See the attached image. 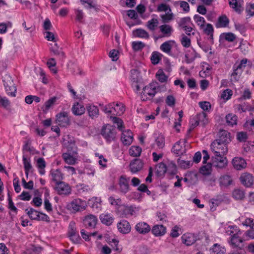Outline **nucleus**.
Listing matches in <instances>:
<instances>
[{"instance_id":"55","label":"nucleus","mask_w":254,"mask_h":254,"mask_svg":"<svg viewBox=\"0 0 254 254\" xmlns=\"http://www.w3.org/2000/svg\"><path fill=\"white\" fill-rule=\"evenodd\" d=\"M177 163L180 168L184 169L190 168L192 164L190 161H185L180 158L177 160Z\"/></svg>"},{"instance_id":"6","label":"nucleus","mask_w":254,"mask_h":254,"mask_svg":"<svg viewBox=\"0 0 254 254\" xmlns=\"http://www.w3.org/2000/svg\"><path fill=\"white\" fill-rule=\"evenodd\" d=\"M55 190L60 195L67 196L71 192V188L70 185L63 181L56 184Z\"/></svg>"},{"instance_id":"25","label":"nucleus","mask_w":254,"mask_h":254,"mask_svg":"<svg viewBox=\"0 0 254 254\" xmlns=\"http://www.w3.org/2000/svg\"><path fill=\"white\" fill-rule=\"evenodd\" d=\"M52 180L56 184L62 182L63 179V175L59 169L52 170L50 172Z\"/></svg>"},{"instance_id":"17","label":"nucleus","mask_w":254,"mask_h":254,"mask_svg":"<svg viewBox=\"0 0 254 254\" xmlns=\"http://www.w3.org/2000/svg\"><path fill=\"white\" fill-rule=\"evenodd\" d=\"M135 230L139 234H146L151 231L150 226L146 222H140L135 226Z\"/></svg>"},{"instance_id":"34","label":"nucleus","mask_w":254,"mask_h":254,"mask_svg":"<svg viewBox=\"0 0 254 254\" xmlns=\"http://www.w3.org/2000/svg\"><path fill=\"white\" fill-rule=\"evenodd\" d=\"M229 23L228 18L225 15H222L218 18V22L216 24L217 28L226 27Z\"/></svg>"},{"instance_id":"60","label":"nucleus","mask_w":254,"mask_h":254,"mask_svg":"<svg viewBox=\"0 0 254 254\" xmlns=\"http://www.w3.org/2000/svg\"><path fill=\"white\" fill-rule=\"evenodd\" d=\"M68 237L70 241L75 244H80L82 241L79 235L78 232L73 234L70 235V236H68Z\"/></svg>"},{"instance_id":"7","label":"nucleus","mask_w":254,"mask_h":254,"mask_svg":"<svg viewBox=\"0 0 254 254\" xmlns=\"http://www.w3.org/2000/svg\"><path fill=\"white\" fill-rule=\"evenodd\" d=\"M3 82L7 94L12 97H15L16 88L11 77L9 75H5L3 79Z\"/></svg>"},{"instance_id":"35","label":"nucleus","mask_w":254,"mask_h":254,"mask_svg":"<svg viewBox=\"0 0 254 254\" xmlns=\"http://www.w3.org/2000/svg\"><path fill=\"white\" fill-rule=\"evenodd\" d=\"M142 148L138 145H133L129 149V154L131 156L137 157L140 156Z\"/></svg>"},{"instance_id":"39","label":"nucleus","mask_w":254,"mask_h":254,"mask_svg":"<svg viewBox=\"0 0 254 254\" xmlns=\"http://www.w3.org/2000/svg\"><path fill=\"white\" fill-rule=\"evenodd\" d=\"M162 23H167L170 22L174 18V14L171 11H168L165 14H162L160 15Z\"/></svg>"},{"instance_id":"24","label":"nucleus","mask_w":254,"mask_h":254,"mask_svg":"<svg viewBox=\"0 0 254 254\" xmlns=\"http://www.w3.org/2000/svg\"><path fill=\"white\" fill-rule=\"evenodd\" d=\"M133 139V133L130 130L127 129L123 131L121 136V140L123 143H132Z\"/></svg>"},{"instance_id":"16","label":"nucleus","mask_w":254,"mask_h":254,"mask_svg":"<svg viewBox=\"0 0 254 254\" xmlns=\"http://www.w3.org/2000/svg\"><path fill=\"white\" fill-rule=\"evenodd\" d=\"M240 235H237L231 236L229 243L233 248H239L240 250H242V247H243L242 243L244 242V240L240 237Z\"/></svg>"},{"instance_id":"13","label":"nucleus","mask_w":254,"mask_h":254,"mask_svg":"<svg viewBox=\"0 0 254 254\" xmlns=\"http://www.w3.org/2000/svg\"><path fill=\"white\" fill-rule=\"evenodd\" d=\"M213 163L217 168H223L227 165V160L224 155H215L212 156Z\"/></svg>"},{"instance_id":"62","label":"nucleus","mask_w":254,"mask_h":254,"mask_svg":"<svg viewBox=\"0 0 254 254\" xmlns=\"http://www.w3.org/2000/svg\"><path fill=\"white\" fill-rule=\"evenodd\" d=\"M238 111L240 112H246L247 111H253L254 109L250 106L244 104H239L237 106Z\"/></svg>"},{"instance_id":"22","label":"nucleus","mask_w":254,"mask_h":254,"mask_svg":"<svg viewBox=\"0 0 254 254\" xmlns=\"http://www.w3.org/2000/svg\"><path fill=\"white\" fill-rule=\"evenodd\" d=\"M176 44V42L174 40H168L163 43L160 47V50L168 55H170L171 49L173 46Z\"/></svg>"},{"instance_id":"30","label":"nucleus","mask_w":254,"mask_h":254,"mask_svg":"<svg viewBox=\"0 0 254 254\" xmlns=\"http://www.w3.org/2000/svg\"><path fill=\"white\" fill-rule=\"evenodd\" d=\"M155 174L158 177H162L164 175L167 171V167L166 165L161 162L159 163L156 166L155 168Z\"/></svg>"},{"instance_id":"56","label":"nucleus","mask_w":254,"mask_h":254,"mask_svg":"<svg viewBox=\"0 0 254 254\" xmlns=\"http://www.w3.org/2000/svg\"><path fill=\"white\" fill-rule=\"evenodd\" d=\"M77 232L78 231L77 230L75 222L73 221H70L68 227V237L70 236V235L77 233Z\"/></svg>"},{"instance_id":"49","label":"nucleus","mask_w":254,"mask_h":254,"mask_svg":"<svg viewBox=\"0 0 254 254\" xmlns=\"http://www.w3.org/2000/svg\"><path fill=\"white\" fill-rule=\"evenodd\" d=\"M22 160L25 174L26 176H28L29 172L32 168L30 163V159H27L26 156L24 155L23 156Z\"/></svg>"},{"instance_id":"38","label":"nucleus","mask_w":254,"mask_h":254,"mask_svg":"<svg viewBox=\"0 0 254 254\" xmlns=\"http://www.w3.org/2000/svg\"><path fill=\"white\" fill-rule=\"evenodd\" d=\"M25 211L27 212V214L31 220H37L39 218L40 212L35 210L32 208L29 209H26Z\"/></svg>"},{"instance_id":"45","label":"nucleus","mask_w":254,"mask_h":254,"mask_svg":"<svg viewBox=\"0 0 254 254\" xmlns=\"http://www.w3.org/2000/svg\"><path fill=\"white\" fill-rule=\"evenodd\" d=\"M133 33L134 36L139 38L148 39L149 37L148 32L142 29H137L133 31Z\"/></svg>"},{"instance_id":"44","label":"nucleus","mask_w":254,"mask_h":254,"mask_svg":"<svg viewBox=\"0 0 254 254\" xmlns=\"http://www.w3.org/2000/svg\"><path fill=\"white\" fill-rule=\"evenodd\" d=\"M36 166L39 169V173L41 175H44L45 173L46 162L43 158H39L37 159Z\"/></svg>"},{"instance_id":"57","label":"nucleus","mask_w":254,"mask_h":254,"mask_svg":"<svg viewBox=\"0 0 254 254\" xmlns=\"http://www.w3.org/2000/svg\"><path fill=\"white\" fill-rule=\"evenodd\" d=\"M227 233L232 236L241 235V232L236 226H229L228 227Z\"/></svg>"},{"instance_id":"54","label":"nucleus","mask_w":254,"mask_h":254,"mask_svg":"<svg viewBox=\"0 0 254 254\" xmlns=\"http://www.w3.org/2000/svg\"><path fill=\"white\" fill-rule=\"evenodd\" d=\"M242 73L240 69H233V72L231 75V81L235 82L238 81Z\"/></svg>"},{"instance_id":"11","label":"nucleus","mask_w":254,"mask_h":254,"mask_svg":"<svg viewBox=\"0 0 254 254\" xmlns=\"http://www.w3.org/2000/svg\"><path fill=\"white\" fill-rule=\"evenodd\" d=\"M98 219L92 214L86 215L83 219V224L87 228H94L97 224Z\"/></svg>"},{"instance_id":"33","label":"nucleus","mask_w":254,"mask_h":254,"mask_svg":"<svg viewBox=\"0 0 254 254\" xmlns=\"http://www.w3.org/2000/svg\"><path fill=\"white\" fill-rule=\"evenodd\" d=\"M51 51L55 55L59 57L61 60H63L65 57L64 53L62 51V49L58 46L57 43H55L54 45L52 46Z\"/></svg>"},{"instance_id":"50","label":"nucleus","mask_w":254,"mask_h":254,"mask_svg":"<svg viewBox=\"0 0 254 254\" xmlns=\"http://www.w3.org/2000/svg\"><path fill=\"white\" fill-rule=\"evenodd\" d=\"M212 165L211 163L202 166L199 169L200 173L203 175H208L211 173Z\"/></svg>"},{"instance_id":"41","label":"nucleus","mask_w":254,"mask_h":254,"mask_svg":"<svg viewBox=\"0 0 254 254\" xmlns=\"http://www.w3.org/2000/svg\"><path fill=\"white\" fill-rule=\"evenodd\" d=\"M196 118L199 121V123L203 127H204L208 123L207 114L204 112H201L198 114Z\"/></svg>"},{"instance_id":"52","label":"nucleus","mask_w":254,"mask_h":254,"mask_svg":"<svg viewBox=\"0 0 254 254\" xmlns=\"http://www.w3.org/2000/svg\"><path fill=\"white\" fill-rule=\"evenodd\" d=\"M162 55L158 52H153L152 53L150 60L152 64H156L159 63V61L161 59Z\"/></svg>"},{"instance_id":"2","label":"nucleus","mask_w":254,"mask_h":254,"mask_svg":"<svg viewBox=\"0 0 254 254\" xmlns=\"http://www.w3.org/2000/svg\"><path fill=\"white\" fill-rule=\"evenodd\" d=\"M75 145V144H69V146L67 147V152L62 155L64 162L69 165H74L76 163L75 155L77 154V148Z\"/></svg>"},{"instance_id":"1","label":"nucleus","mask_w":254,"mask_h":254,"mask_svg":"<svg viewBox=\"0 0 254 254\" xmlns=\"http://www.w3.org/2000/svg\"><path fill=\"white\" fill-rule=\"evenodd\" d=\"M160 91L158 83L153 82L143 88L141 93V99L146 101L152 99L155 95Z\"/></svg>"},{"instance_id":"26","label":"nucleus","mask_w":254,"mask_h":254,"mask_svg":"<svg viewBox=\"0 0 254 254\" xmlns=\"http://www.w3.org/2000/svg\"><path fill=\"white\" fill-rule=\"evenodd\" d=\"M99 218L101 222L107 226L111 225L114 220V217L111 214H102Z\"/></svg>"},{"instance_id":"48","label":"nucleus","mask_w":254,"mask_h":254,"mask_svg":"<svg viewBox=\"0 0 254 254\" xmlns=\"http://www.w3.org/2000/svg\"><path fill=\"white\" fill-rule=\"evenodd\" d=\"M243 217L240 218L239 220L242 222V224L246 227H250L251 229H254V219L251 218H246L242 220Z\"/></svg>"},{"instance_id":"47","label":"nucleus","mask_w":254,"mask_h":254,"mask_svg":"<svg viewBox=\"0 0 254 254\" xmlns=\"http://www.w3.org/2000/svg\"><path fill=\"white\" fill-rule=\"evenodd\" d=\"M226 120L227 124L233 126L237 124V117L234 114H229L226 116Z\"/></svg>"},{"instance_id":"15","label":"nucleus","mask_w":254,"mask_h":254,"mask_svg":"<svg viewBox=\"0 0 254 254\" xmlns=\"http://www.w3.org/2000/svg\"><path fill=\"white\" fill-rule=\"evenodd\" d=\"M182 243L187 246L193 244L196 241V236L192 233H187L183 234L181 237Z\"/></svg>"},{"instance_id":"10","label":"nucleus","mask_w":254,"mask_h":254,"mask_svg":"<svg viewBox=\"0 0 254 254\" xmlns=\"http://www.w3.org/2000/svg\"><path fill=\"white\" fill-rule=\"evenodd\" d=\"M211 149L215 155H225L228 151L227 144H211Z\"/></svg>"},{"instance_id":"36","label":"nucleus","mask_w":254,"mask_h":254,"mask_svg":"<svg viewBox=\"0 0 254 254\" xmlns=\"http://www.w3.org/2000/svg\"><path fill=\"white\" fill-rule=\"evenodd\" d=\"M113 107V115L114 116H120L125 111V107L122 103H117L115 104L114 103Z\"/></svg>"},{"instance_id":"29","label":"nucleus","mask_w":254,"mask_h":254,"mask_svg":"<svg viewBox=\"0 0 254 254\" xmlns=\"http://www.w3.org/2000/svg\"><path fill=\"white\" fill-rule=\"evenodd\" d=\"M229 4L230 7L239 14H241L244 10L241 3L237 0H229Z\"/></svg>"},{"instance_id":"12","label":"nucleus","mask_w":254,"mask_h":254,"mask_svg":"<svg viewBox=\"0 0 254 254\" xmlns=\"http://www.w3.org/2000/svg\"><path fill=\"white\" fill-rule=\"evenodd\" d=\"M129 179L126 178L125 176H121L119 179V191L121 193L125 194L129 190L128 184Z\"/></svg>"},{"instance_id":"31","label":"nucleus","mask_w":254,"mask_h":254,"mask_svg":"<svg viewBox=\"0 0 254 254\" xmlns=\"http://www.w3.org/2000/svg\"><path fill=\"white\" fill-rule=\"evenodd\" d=\"M89 205L92 208L97 210L101 208V200L100 198L93 197L88 200Z\"/></svg>"},{"instance_id":"5","label":"nucleus","mask_w":254,"mask_h":254,"mask_svg":"<svg viewBox=\"0 0 254 254\" xmlns=\"http://www.w3.org/2000/svg\"><path fill=\"white\" fill-rule=\"evenodd\" d=\"M116 134L115 127L110 125L108 124L103 126L102 129L101 134L107 141H114L116 137Z\"/></svg>"},{"instance_id":"42","label":"nucleus","mask_w":254,"mask_h":254,"mask_svg":"<svg viewBox=\"0 0 254 254\" xmlns=\"http://www.w3.org/2000/svg\"><path fill=\"white\" fill-rule=\"evenodd\" d=\"M57 99V97H53L47 100L45 103L44 106L43 108V111L45 112H47L50 108L53 107L56 104Z\"/></svg>"},{"instance_id":"61","label":"nucleus","mask_w":254,"mask_h":254,"mask_svg":"<svg viewBox=\"0 0 254 254\" xmlns=\"http://www.w3.org/2000/svg\"><path fill=\"white\" fill-rule=\"evenodd\" d=\"M193 19L197 24L200 27V28H203L205 23L204 18L198 14H195L193 16Z\"/></svg>"},{"instance_id":"46","label":"nucleus","mask_w":254,"mask_h":254,"mask_svg":"<svg viewBox=\"0 0 254 254\" xmlns=\"http://www.w3.org/2000/svg\"><path fill=\"white\" fill-rule=\"evenodd\" d=\"M201 29L203 30V32L205 34L209 36L210 38L213 39L214 29L212 24L208 23L206 24V26L204 25L203 28H201Z\"/></svg>"},{"instance_id":"8","label":"nucleus","mask_w":254,"mask_h":254,"mask_svg":"<svg viewBox=\"0 0 254 254\" xmlns=\"http://www.w3.org/2000/svg\"><path fill=\"white\" fill-rule=\"evenodd\" d=\"M56 124L60 127H67L70 124V119L67 112H63L56 115Z\"/></svg>"},{"instance_id":"27","label":"nucleus","mask_w":254,"mask_h":254,"mask_svg":"<svg viewBox=\"0 0 254 254\" xmlns=\"http://www.w3.org/2000/svg\"><path fill=\"white\" fill-rule=\"evenodd\" d=\"M160 31L163 34L164 37H170L173 32L172 27L168 24H164L159 26Z\"/></svg>"},{"instance_id":"64","label":"nucleus","mask_w":254,"mask_h":254,"mask_svg":"<svg viewBox=\"0 0 254 254\" xmlns=\"http://www.w3.org/2000/svg\"><path fill=\"white\" fill-rule=\"evenodd\" d=\"M42 251V248L39 246L32 245L28 250L29 254H40Z\"/></svg>"},{"instance_id":"3","label":"nucleus","mask_w":254,"mask_h":254,"mask_svg":"<svg viewBox=\"0 0 254 254\" xmlns=\"http://www.w3.org/2000/svg\"><path fill=\"white\" fill-rule=\"evenodd\" d=\"M135 207L132 205L121 204L116 208V213L122 218H128L133 215Z\"/></svg>"},{"instance_id":"32","label":"nucleus","mask_w":254,"mask_h":254,"mask_svg":"<svg viewBox=\"0 0 254 254\" xmlns=\"http://www.w3.org/2000/svg\"><path fill=\"white\" fill-rule=\"evenodd\" d=\"M233 182L232 177L229 175H224L219 179V183L221 186L225 187L230 185Z\"/></svg>"},{"instance_id":"23","label":"nucleus","mask_w":254,"mask_h":254,"mask_svg":"<svg viewBox=\"0 0 254 254\" xmlns=\"http://www.w3.org/2000/svg\"><path fill=\"white\" fill-rule=\"evenodd\" d=\"M172 151L178 156L183 155L186 151L185 144H174L172 147Z\"/></svg>"},{"instance_id":"18","label":"nucleus","mask_w":254,"mask_h":254,"mask_svg":"<svg viewBox=\"0 0 254 254\" xmlns=\"http://www.w3.org/2000/svg\"><path fill=\"white\" fill-rule=\"evenodd\" d=\"M240 180L243 185L247 187H251L254 183V177L248 173H243L240 177Z\"/></svg>"},{"instance_id":"21","label":"nucleus","mask_w":254,"mask_h":254,"mask_svg":"<svg viewBox=\"0 0 254 254\" xmlns=\"http://www.w3.org/2000/svg\"><path fill=\"white\" fill-rule=\"evenodd\" d=\"M151 230L152 233L156 237L163 236L166 233V228L163 225H155Z\"/></svg>"},{"instance_id":"63","label":"nucleus","mask_w":254,"mask_h":254,"mask_svg":"<svg viewBox=\"0 0 254 254\" xmlns=\"http://www.w3.org/2000/svg\"><path fill=\"white\" fill-rule=\"evenodd\" d=\"M156 77L160 82L162 83L165 82L168 78L162 70H158L156 74Z\"/></svg>"},{"instance_id":"40","label":"nucleus","mask_w":254,"mask_h":254,"mask_svg":"<svg viewBox=\"0 0 254 254\" xmlns=\"http://www.w3.org/2000/svg\"><path fill=\"white\" fill-rule=\"evenodd\" d=\"M210 251L211 254H224L226 252V250L220 245L215 244L210 249Z\"/></svg>"},{"instance_id":"4","label":"nucleus","mask_w":254,"mask_h":254,"mask_svg":"<svg viewBox=\"0 0 254 254\" xmlns=\"http://www.w3.org/2000/svg\"><path fill=\"white\" fill-rule=\"evenodd\" d=\"M85 201L77 198L73 199L67 205V208L75 213L85 209Z\"/></svg>"},{"instance_id":"28","label":"nucleus","mask_w":254,"mask_h":254,"mask_svg":"<svg viewBox=\"0 0 254 254\" xmlns=\"http://www.w3.org/2000/svg\"><path fill=\"white\" fill-rule=\"evenodd\" d=\"M72 111L74 115L79 116L85 113V108L83 105L77 102L73 105Z\"/></svg>"},{"instance_id":"53","label":"nucleus","mask_w":254,"mask_h":254,"mask_svg":"<svg viewBox=\"0 0 254 254\" xmlns=\"http://www.w3.org/2000/svg\"><path fill=\"white\" fill-rule=\"evenodd\" d=\"M180 42L182 46L185 48H189L191 45V41L190 38L184 34L181 36Z\"/></svg>"},{"instance_id":"59","label":"nucleus","mask_w":254,"mask_h":254,"mask_svg":"<svg viewBox=\"0 0 254 254\" xmlns=\"http://www.w3.org/2000/svg\"><path fill=\"white\" fill-rule=\"evenodd\" d=\"M110 119L114 124H117L119 130H123V128H124L123 122L120 118L116 117L110 116Z\"/></svg>"},{"instance_id":"51","label":"nucleus","mask_w":254,"mask_h":254,"mask_svg":"<svg viewBox=\"0 0 254 254\" xmlns=\"http://www.w3.org/2000/svg\"><path fill=\"white\" fill-rule=\"evenodd\" d=\"M130 79L132 82L140 81L141 78L138 70L133 69L130 70Z\"/></svg>"},{"instance_id":"20","label":"nucleus","mask_w":254,"mask_h":254,"mask_svg":"<svg viewBox=\"0 0 254 254\" xmlns=\"http://www.w3.org/2000/svg\"><path fill=\"white\" fill-rule=\"evenodd\" d=\"M218 140L217 143H230L232 141L231 133L225 130H221L219 133Z\"/></svg>"},{"instance_id":"14","label":"nucleus","mask_w":254,"mask_h":254,"mask_svg":"<svg viewBox=\"0 0 254 254\" xmlns=\"http://www.w3.org/2000/svg\"><path fill=\"white\" fill-rule=\"evenodd\" d=\"M119 231L124 234L129 233L131 231V226L126 220H122L117 224Z\"/></svg>"},{"instance_id":"58","label":"nucleus","mask_w":254,"mask_h":254,"mask_svg":"<svg viewBox=\"0 0 254 254\" xmlns=\"http://www.w3.org/2000/svg\"><path fill=\"white\" fill-rule=\"evenodd\" d=\"M233 196L238 200H241L244 198L245 193L244 191L240 189H235L233 191Z\"/></svg>"},{"instance_id":"9","label":"nucleus","mask_w":254,"mask_h":254,"mask_svg":"<svg viewBox=\"0 0 254 254\" xmlns=\"http://www.w3.org/2000/svg\"><path fill=\"white\" fill-rule=\"evenodd\" d=\"M144 163L143 161L138 158L131 160L129 165V170L132 174H136L142 170Z\"/></svg>"},{"instance_id":"19","label":"nucleus","mask_w":254,"mask_h":254,"mask_svg":"<svg viewBox=\"0 0 254 254\" xmlns=\"http://www.w3.org/2000/svg\"><path fill=\"white\" fill-rule=\"evenodd\" d=\"M232 163L234 168L237 170H241L247 166L245 160L242 157H235L232 160Z\"/></svg>"},{"instance_id":"37","label":"nucleus","mask_w":254,"mask_h":254,"mask_svg":"<svg viewBox=\"0 0 254 254\" xmlns=\"http://www.w3.org/2000/svg\"><path fill=\"white\" fill-rule=\"evenodd\" d=\"M89 116L92 119L97 118L99 115V109L97 106L89 105L87 107Z\"/></svg>"},{"instance_id":"43","label":"nucleus","mask_w":254,"mask_h":254,"mask_svg":"<svg viewBox=\"0 0 254 254\" xmlns=\"http://www.w3.org/2000/svg\"><path fill=\"white\" fill-rule=\"evenodd\" d=\"M159 24L158 20L156 18H152L146 23L147 28L151 31H154Z\"/></svg>"}]
</instances>
